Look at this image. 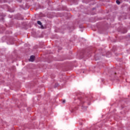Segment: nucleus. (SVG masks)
<instances>
[{"instance_id":"nucleus-1","label":"nucleus","mask_w":130,"mask_h":130,"mask_svg":"<svg viewBox=\"0 0 130 130\" xmlns=\"http://www.w3.org/2000/svg\"><path fill=\"white\" fill-rule=\"evenodd\" d=\"M35 59V56L32 55L30 57V58L29 59V61L33 62L34 61Z\"/></svg>"},{"instance_id":"nucleus-2","label":"nucleus","mask_w":130,"mask_h":130,"mask_svg":"<svg viewBox=\"0 0 130 130\" xmlns=\"http://www.w3.org/2000/svg\"><path fill=\"white\" fill-rule=\"evenodd\" d=\"M37 23H38V24L39 25H40L41 26L42 29H43V25H42V23H41V21H38Z\"/></svg>"},{"instance_id":"nucleus-3","label":"nucleus","mask_w":130,"mask_h":130,"mask_svg":"<svg viewBox=\"0 0 130 130\" xmlns=\"http://www.w3.org/2000/svg\"><path fill=\"white\" fill-rule=\"evenodd\" d=\"M116 4H117V5H120V2H119V1H118V0H117L116 1Z\"/></svg>"},{"instance_id":"nucleus-4","label":"nucleus","mask_w":130,"mask_h":130,"mask_svg":"<svg viewBox=\"0 0 130 130\" xmlns=\"http://www.w3.org/2000/svg\"><path fill=\"white\" fill-rule=\"evenodd\" d=\"M62 103H66V100H63V101H62Z\"/></svg>"}]
</instances>
